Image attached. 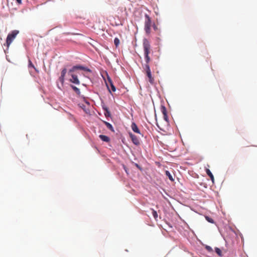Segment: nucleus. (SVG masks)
Returning <instances> with one entry per match:
<instances>
[{
    "mask_svg": "<svg viewBox=\"0 0 257 257\" xmlns=\"http://www.w3.org/2000/svg\"><path fill=\"white\" fill-rule=\"evenodd\" d=\"M77 70H81L87 72H91V70L87 67L81 65H76L74 66L69 70L68 74L72 77V78L70 79V81L72 83L78 85L80 84V81L77 77V76L73 73Z\"/></svg>",
    "mask_w": 257,
    "mask_h": 257,
    "instance_id": "obj_1",
    "label": "nucleus"
},
{
    "mask_svg": "<svg viewBox=\"0 0 257 257\" xmlns=\"http://www.w3.org/2000/svg\"><path fill=\"white\" fill-rule=\"evenodd\" d=\"M145 31L147 35H149L151 31L152 21L151 18L147 14H145Z\"/></svg>",
    "mask_w": 257,
    "mask_h": 257,
    "instance_id": "obj_2",
    "label": "nucleus"
},
{
    "mask_svg": "<svg viewBox=\"0 0 257 257\" xmlns=\"http://www.w3.org/2000/svg\"><path fill=\"white\" fill-rule=\"evenodd\" d=\"M19 32L18 30H14L8 35L6 39V45L8 47L10 46L13 40L16 38Z\"/></svg>",
    "mask_w": 257,
    "mask_h": 257,
    "instance_id": "obj_3",
    "label": "nucleus"
},
{
    "mask_svg": "<svg viewBox=\"0 0 257 257\" xmlns=\"http://www.w3.org/2000/svg\"><path fill=\"white\" fill-rule=\"evenodd\" d=\"M143 68L146 71V75L149 78V81L151 84L154 83V78L152 75L151 71L149 65L145 64L143 66Z\"/></svg>",
    "mask_w": 257,
    "mask_h": 257,
    "instance_id": "obj_4",
    "label": "nucleus"
},
{
    "mask_svg": "<svg viewBox=\"0 0 257 257\" xmlns=\"http://www.w3.org/2000/svg\"><path fill=\"white\" fill-rule=\"evenodd\" d=\"M143 49L144 51V55H149L151 52V45L149 41L147 39L143 40Z\"/></svg>",
    "mask_w": 257,
    "mask_h": 257,
    "instance_id": "obj_5",
    "label": "nucleus"
},
{
    "mask_svg": "<svg viewBox=\"0 0 257 257\" xmlns=\"http://www.w3.org/2000/svg\"><path fill=\"white\" fill-rule=\"evenodd\" d=\"M67 73V69L66 68H64L62 69L61 72V76L59 78V80L61 82L62 85H63L64 82V79H65V76Z\"/></svg>",
    "mask_w": 257,
    "mask_h": 257,
    "instance_id": "obj_6",
    "label": "nucleus"
},
{
    "mask_svg": "<svg viewBox=\"0 0 257 257\" xmlns=\"http://www.w3.org/2000/svg\"><path fill=\"white\" fill-rule=\"evenodd\" d=\"M129 136L135 145H138L140 144V141L137 136L131 133H129Z\"/></svg>",
    "mask_w": 257,
    "mask_h": 257,
    "instance_id": "obj_7",
    "label": "nucleus"
},
{
    "mask_svg": "<svg viewBox=\"0 0 257 257\" xmlns=\"http://www.w3.org/2000/svg\"><path fill=\"white\" fill-rule=\"evenodd\" d=\"M106 85L108 89H109V87L110 86L111 88L112 91L113 92L115 91L116 88H115L114 85H113L112 80L109 78H108V82L106 83Z\"/></svg>",
    "mask_w": 257,
    "mask_h": 257,
    "instance_id": "obj_8",
    "label": "nucleus"
},
{
    "mask_svg": "<svg viewBox=\"0 0 257 257\" xmlns=\"http://www.w3.org/2000/svg\"><path fill=\"white\" fill-rule=\"evenodd\" d=\"M131 128L134 132L138 133V134H141L140 131L139 129L138 128V127L135 122L132 123V124L131 125Z\"/></svg>",
    "mask_w": 257,
    "mask_h": 257,
    "instance_id": "obj_9",
    "label": "nucleus"
},
{
    "mask_svg": "<svg viewBox=\"0 0 257 257\" xmlns=\"http://www.w3.org/2000/svg\"><path fill=\"white\" fill-rule=\"evenodd\" d=\"M99 137L103 142H108L110 141L109 137L105 135H100Z\"/></svg>",
    "mask_w": 257,
    "mask_h": 257,
    "instance_id": "obj_10",
    "label": "nucleus"
},
{
    "mask_svg": "<svg viewBox=\"0 0 257 257\" xmlns=\"http://www.w3.org/2000/svg\"><path fill=\"white\" fill-rule=\"evenodd\" d=\"M206 174L210 177V178L211 181H212V182H214V176H213V174H212V173L210 171V170L209 169H206Z\"/></svg>",
    "mask_w": 257,
    "mask_h": 257,
    "instance_id": "obj_11",
    "label": "nucleus"
},
{
    "mask_svg": "<svg viewBox=\"0 0 257 257\" xmlns=\"http://www.w3.org/2000/svg\"><path fill=\"white\" fill-rule=\"evenodd\" d=\"M104 123L108 129H109L112 132H114L113 127L110 123L106 121H104Z\"/></svg>",
    "mask_w": 257,
    "mask_h": 257,
    "instance_id": "obj_12",
    "label": "nucleus"
},
{
    "mask_svg": "<svg viewBox=\"0 0 257 257\" xmlns=\"http://www.w3.org/2000/svg\"><path fill=\"white\" fill-rule=\"evenodd\" d=\"M165 174L171 181H173L174 180L172 175L171 174L169 171H166Z\"/></svg>",
    "mask_w": 257,
    "mask_h": 257,
    "instance_id": "obj_13",
    "label": "nucleus"
},
{
    "mask_svg": "<svg viewBox=\"0 0 257 257\" xmlns=\"http://www.w3.org/2000/svg\"><path fill=\"white\" fill-rule=\"evenodd\" d=\"M103 109L105 111V112H104L105 116H106V117L110 116V111L108 110V108H107L106 107H103Z\"/></svg>",
    "mask_w": 257,
    "mask_h": 257,
    "instance_id": "obj_14",
    "label": "nucleus"
},
{
    "mask_svg": "<svg viewBox=\"0 0 257 257\" xmlns=\"http://www.w3.org/2000/svg\"><path fill=\"white\" fill-rule=\"evenodd\" d=\"M72 88L73 89V90L77 94H80V89L77 88V87L75 86H73V85H71Z\"/></svg>",
    "mask_w": 257,
    "mask_h": 257,
    "instance_id": "obj_15",
    "label": "nucleus"
},
{
    "mask_svg": "<svg viewBox=\"0 0 257 257\" xmlns=\"http://www.w3.org/2000/svg\"><path fill=\"white\" fill-rule=\"evenodd\" d=\"M145 61H146L145 64L149 65V62H150V60H151V58H150V56H149V55L147 54V55H145Z\"/></svg>",
    "mask_w": 257,
    "mask_h": 257,
    "instance_id": "obj_16",
    "label": "nucleus"
},
{
    "mask_svg": "<svg viewBox=\"0 0 257 257\" xmlns=\"http://www.w3.org/2000/svg\"><path fill=\"white\" fill-rule=\"evenodd\" d=\"M161 111L163 115L167 113V109L166 107L163 105H162L161 107Z\"/></svg>",
    "mask_w": 257,
    "mask_h": 257,
    "instance_id": "obj_17",
    "label": "nucleus"
},
{
    "mask_svg": "<svg viewBox=\"0 0 257 257\" xmlns=\"http://www.w3.org/2000/svg\"><path fill=\"white\" fill-rule=\"evenodd\" d=\"M152 215H153V217H154V218L156 220H157V219L158 218V213H157V211L153 209H152Z\"/></svg>",
    "mask_w": 257,
    "mask_h": 257,
    "instance_id": "obj_18",
    "label": "nucleus"
},
{
    "mask_svg": "<svg viewBox=\"0 0 257 257\" xmlns=\"http://www.w3.org/2000/svg\"><path fill=\"white\" fill-rule=\"evenodd\" d=\"M114 43L116 47L119 45V40L117 38H115L114 40Z\"/></svg>",
    "mask_w": 257,
    "mask_h": 257,
    "instance_id": "obj_19",
    "label": "nucleus"
},
{
    "mask_svg": "<svg viewBox=\"0 0 257 257\" xmlns=\"http://www.w3.org/2000/svg\"><path fill=\"white\" fill-rule=\"evenodd\" d=\"M215 252L219 255V256H221V253H222V251L219 248H217V247H216L215 248Z\"/></svg>",
    "mask_w": 257,
    "mask_h": 257,
    "instance_id": "obj_20",
    "label": "nucleus"
},
{
    "mask_svg": "<svg viewBox=\"0 0 257 257\" xmlns=\"http://www.w3.org/2000/svg\"><path fill=\"white\" fill-rule=\"evenodd\" d=\"M118 9H119V10H120L121 12H122L123 10H124V11L125 12L124 16L125 17H126L127 16V13L126 12V8H125V7H124V8H123V7H119Z\"/></svg>",
    "mask_w": 257,
    "mask_h": 257,
    "instance_id": "obj_21",
    "label": "nucleus"
},
{
    "mask_svg": "<svg viewBox=\"0 0 257 257\" xmlns=\"http://www.w3.org/2000/svg\"><path fill=\"white\" fill-rule=\"evenodd\" d=\"M205 218L210 223H213L214 222L213 219L208 216H205Z\"/></svg>",
    "mask_w": 257,
    "mask_h": 257,
    "instance_id": "obj_22",
    "label": "nucleus"
},
{
    "mask_svg": "<svg viewBox=\"0 0 257 257\" xmlns=\"http://www.w3.org/2000/svg\"><path fill=\"white\" fill-rule=\"evenodd\" d=\"M163 118L165 121H166L167 122H168L169 118H168V117L167 115V113L163 115Z\"/></svg>",
    "mask_w": 257,
    "mask_h": 257,
    "instance_id": "obj_23",
    "label": "nucleus"
},
{
    "mask_svg": "<svg viewBox=\"0 0 257 257\" xmlns=\"http://www.w3.org/2000/svg\"><path fill=\"white\" fill-rule=\"evenodd\" d=\"M122 166H123V168L124 169V170L125 172L127 174H128V172H127L128 169H127V168H126V167L125 165H122Z\"/></svg>",
    "mask_w": 257,
    "mask_h": 257,
    "instance_id": "obj_24",
    "label": "nucleus"
},
{
    "mask_svg": "<svg viewBox=\"0 0 257 257\" xmlns=\"http://www.w3.org/2000/svg\"><path fill=\"white\" fill-rule=\"evenodd\" d=\"M206 248L207 249V250L210 251L212 250V248L210 246H206Z\"/></svg>",
    "mask_w": 257,
    "mask_h": 257,
    "instance_id": "obj_25",
    "label": "nucleus"
},
{
    "mask_svg": "<svg viewBox=\"0 0 257 257\" xmlns=\"http://www.w3.org/2000/svg\"><path fill=\"white\" fill-rule=\"evenodd\" d=\"M29 66H31L32 67H34L33 64H32V62L30 60H29Z\"/></svg>",
    "mask_w": 257,
    "mask_h": 257,
    "instance_id": "obj_26",
    "label": "nucleus"
},
{
    "mask_svg": "<svg viewBox=\"0 0 257 257\" xmlns=\"http://www.w3.org/2000/svg\"><path fill=\"white\" fill-rule=\"evenodd\" d=\"M153 26L155 30H156L157 29V27L155 24H154Z\"/></svg>",
    "mask_w": 257,
    "mask_h": 257,
    "instance_id": "obj_27",
    "label": "nucleus"
},
{
    "mask_svg": "<svg viewBox=\"0 0 257 257\" xmlns=\"http://www.w3.org/2000/svg\"><path fill=\"white\" fill-rule=\"evenodd\" d=\"M16 1L19 4H21L22 3V1L21 0H16Z\"/></svg>",
    "mask_w": 257,
    "mask_h": 257,
    "instance_id": "obj_28",
    "label": "nucleus"
},
{
    "mask_svg": "<svg viewBox=\"0 0 257 257\" xmlns=\"http://www.w3.org/2000/svg\"><path fill=\"white\" fill-rule=\"evenodd\" d=\"M136 166H137L138 168H139V165H138L137 164H136Z\"/></svg>",
    "mask_w": 257,
    "mask_h": 257,
    "instance_id": "obj_29",
    "label": "nucleus"
}]
</instances>
